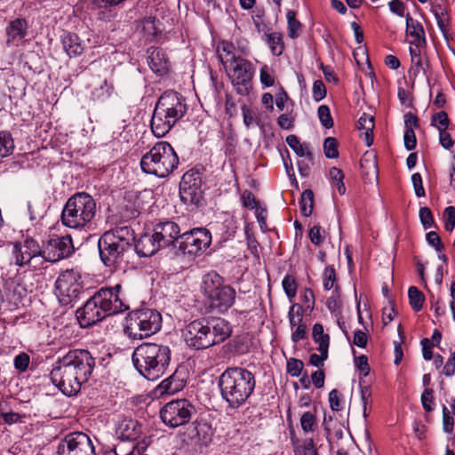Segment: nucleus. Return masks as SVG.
I'll use <instances>...</instances> for the list:
<instances>
[{"mask_svg":"<svg viewBox=\"0 0 455 455\" xmlns=\"http://www.w3.org/2000/svg\"><path fill=\"white\" fill-rule=\"evenodd\" d=\"M95 367V359L86 349H72L58 359L50 372L52 383L65 395H76Z\"/></svg>","mask_w":455,"mask_h":455,"instance_id":"f257e3e1","label":"nucleus"},{"mask_svg":"<svg viewBox=\"0 0 455 455\" xmlns=\"http://www.w3.org/2000/svg\"><path fill=\"white\" fill-rule=\"evenodd\" d=\"M232 333L228 321L221 317L200 318L187 324L183 336L186 344L201 350L225 341Z\"/></svg>","mask_w":455,"mask_h":455,"instance_id":"f03ea898","label":"nucleus"},{"mask_svg":"<svg viewBox=\"0 0 455 455\" xmlns=\"http://www.w3.org/2000/svg\"><path fill=\"white\" fill-rule=\"evenodd\" d=\"M222 399L232 409L244 405L256 387L254 373L243 367H228L219 378Z\"/></svg>","mask_w":455,"mask_h":455,"instance_id":"7ed1b4c3","label":"nucleus"},{"mask_svg":"<svg viewBox=\"0 0 455 455\" xmlns=\"http://www.w3.org/2000/svg\"><path fill=\"white\" fill-rule=\"evenodd\" d=\"M172 350L162 343L143 342L132 355L136 371L148 380L155 381L164 376L171 363Z\"/></svg>","mask_w":455,"mask_h":455,"instance_id":"20e7f679","label":"nucleus"},{"mask_svg":"<svg viewBox=\"0 0 455 455\" xmlns=\"http://www.w3.org/2000/svg\"><path fill=\"white\" fill-rule=\"evenodd\" d=\"M188 111L186 99L182 94L167 90L157 100L150 121L153 134L164 137L181 120Z\"/></svg>","mask_w":455,"mask_h":455,"instance_id":"39448f33","label":"nucleus"},{"mask_svg":"<svg viewBox=\"0 0 455 455\" xmlns=\"http://www.w3.org/2000/svg\"><path fill=\"white\" fill-rule=\"evenodd\" d=\"M96 215V202L85 192H77L66 202L62 212L61 222L65 227L82 229L92 223Z\"/></svg>","mask_w":455,"mask_h":455,"instance_id":"423d86ee","label":"nucleus"},{"mask_svg":"<svg viewBox=\"0 0 455 455\" xmlns=\"http://www.w3.org/2000/svg\"><path fill=\"white\" fill-rule=\"evenodd\" d=\"M179 165V156L167 141H159L140 159L141 171L158 178H165Z\"/></svg>","mask_w":455,"mask_h":455,"instance_id":"0eeeda50","label":"nucleus"},{"mask_svg":"<svg viewBox=\"0 0 455 455\" xmlns=\"http://www.w3.org/2000/svg\"><path fill=\"white\" fill-rule=\"evenodd\" d=\"M204 294L212 310L224 314L234 305L235 290L223 283L222 277L216 272H211L204 277Z\"/></svg>","mask_w":455,"mask_h":455,"instance_id":"6e6552de","label":"nucleus"},{"mask_svg":"<svg viewBox=\"0 0 455 455\" xmlns=\"http://www.w3.org/2000/svg\"><path fill=\"white\" fill-rule=\"evenodd\" d=\"M161 327V314L156 309L144 307L130 314L125 332L132 339H142L156 333Z\"/></svg>","mask_w":455,"mask_h":455,"instance_id":"1a4fd4ad","label":"nucleus"},{"mask_svg":"<svg viewBox=\"0 0 455 455\" xmlns=\"http://www.w3.org/2000/svg\"><path fill=\"white\" fill-rule=\"evenodd\" d=\"M84 291L82 275L75 269L61 272L55 281V294L62 306H73Z\"/></svg>","mask_w":455,"mask_h":455,"instance_id":"9d476101","label":"nucleus"},{"mask_svg":"<svg viewBox=\"0 0 455 455\" xmlns=\"http://www.w3.org/2000/svg\"><path fill=\"white\" fill-rule=\"evenodd\" d=\"M224 68L236 93L241 96L250 95L255 74L253 64L242 56H238L236 60L229 61V64Z\"/></svg>","mask_w":455,"mask_h":455,"instance_id":"9b49d317","label":"nucleus"},{"mask_svg":"<svg viewBox=\"0 0 455 455\" xmlns=\"http://www.w3.org/2000/svg\"><path fill=\"white\" fill-rule=\"evenodd\" d=\"M212 234L205 228H196L181 234L178 240V251L195 258L201 255L212 243Z\"/></svg>","mask_w":455,"mask_h":455,"instance_id":"f8f14e48","label":"nucleus"},{"mask_svg":"<svg viewBox=\"0 0 455 455\" xmlns=\"http://www.w3.org/2000/svg\"><path fill=\"white\" fill-rule=\"evenodd\" d=\"M196 411V407L188 399H175L163 406L160 417L166 426L174 428L188 423Z\"/></svg>","mask_w":455,"mask_h":455,"instance_id":"ddd939ff","label":"nucleus"},{"mask_svg":"<svg viewBox=\"0 0 455 455\" xmlns=\"http://www.w3.org/2000/svg\"><path fill=\"white\" fill-rule=\"evenodd\" d=\"M100 308L107 316L122 313L129 309L126 303L123 287L117 283L113 287H102L93 294Z\"/></svg>","mask_w":455,"mask_h":455,"instance_id":"4468645a","label":"nucleus"},{"mask_svg":"<svg viewBox=\"0 0 455 455\" xmlns=\"http://www.w3.org/2000/svg\"><path fill=\"white\" fill-rule=\"evenodd\" d=\"M202 175L199 171L190 169L186 172L180 183V200L188 205H198L204 198Z\"/></svg>","mask_w":455,"mask_h":455,"instance_id":"2eb2a0df","label":"nucleus"},{"mask_svg":"<svg viewBox=\"0 0 455 455\" xmlns=\"http://www.w3.org/2000/svg\"><path fill=\"white\" fill-rule=\"evenodd\" d=\"M58 455H96L92 439L83 432H73L59 443Z\"/></svg>","mask_w":455,"mask_h":455,"instance_id":"dca6fc26","label":"nucleus"},{"mask_svg":"<svg viewBox=\"0 0 455 455\" xmlns=\"http://www.w3.org/2000/svg\"><path fill=\"white\" fill-rule=\"evenodd\" d=\"M73 252L74 245L70 235L54 236L43 249V259L53 263L69 257Z\"/></svg>","mask_w":455,"mask_h":455,"instance_id":"f3484780","label":"nucleus"},{"mask_svg":"<svg viewBox=\"0 0 455 455\" xmlns=\"http://www.w3.org/2000/svg\"><path fill=\"white\" fill-rule=\"evenodd\" d=\"M76 316L81 328L91 327L107 317L93 295L76 310Z\"/></svg>","mask_w":455,"mask_h":455,"instance_id":"a211bd4d","label":"nucleus"},{"mask_svg":"<svg viewBox=\"0 0 455 455\" xmlns=\"http://www.w3.org/2000/svg\"><path fill=\"white\" fill-rule=\"evenodd\" d=\"M153 235L162 249L175 246L181 234L180 228L176 222L167 220L155 225Z\"/></svg>","mask_w":455,"mask_h":455,"instance_id":"6ab92c4d","label":"nucleus"},{"mask_svg":"<svg viewBox=\"0 0 455 455\" xmlns=\"http://www.w3.org/2000/svg\"><path fill=\"white\" fill-rule=\"evenodd\" d=\"M98 248L100 259L107 267H116L121 263L127 252L103 235L98 240Z\"/></svg>","mask_w":455,"mask_h":455,"instance_id":"aec40b11","label":"nucleus"},{"mask_svg":"<svg viewBox=\"0 0 455 455\" xmlns=\"http://www.w3.org/2000/svg\"><path fill=\"white\" fill-rule=\"evenodd\" d=\"M212 426L204 420H195L185 432V436L191 445L206 447L212 441Z\"/></svg>","mask_w":455,"mask_h":455,"instance_id":"412c9836","label":"nucleus"},{"mask_svg":"<svg viewBox=\"0 0 455 455\" xmlns=\"http://www.w3.org/2000/svg\"><path fill=\"white\" fill-rule=\"evenodd\" d=\"M13 256L16 265L25 267L29 265L33 259L43 258V249L36 240L27 238L22 245L14 246Z\"/></svg>","mask_w":455,"mask_h":455,"instance_id":"4be33fe9","label":"nucleus"},{"mask_svg":"<svg viewBox=\"0 0 455 455\" xmlns=\"http://www.w3.org/2000/svg\"><path fill=\"white\" fill-rule=\"evenodd\" d=\"M103 235L114 241V243L120 247H123L127 252L132 249L135 242V233L133 229L126 225L117 226L106 231Z\"/></svg>","mask_w":455,"mask_h":455,"instance_id":"5701e85b","label":"nucleus"},{"mask_svg":"<svg viewBox=\"0 0 455 455\" xmlns=\"http://www.w3.org/2000/svg\"><path fill=\"white\" fill-rule=\"evenodd\" d=\"M116 434L123 441H135L142 434V426L136 419L124 418L118 421Z\"/></svg>","mask_w":455,"mask_h":455,"instance_id":"b1692460","label":"nucleus"},{"mask_svg":"<svg viewBox=\"0 0 455 455\" xmlns=\"http://www.w3.org/2000/svg\"><path fill=\"white\" fill-rule=\"evenodd\" d=\"M147 53L150 69L158 76L165 75L169 69V61L164 50L159 47H150Z\"/></svg>","mask_w":455,"mask_h":455,"instance_id":"393cba45","label":"nucleus"},{"mask_svg":"<svg viewBox=\"0 0 455 455\" xmlns=\"http://www.w3.org/2000/svg\"><path fill=\"white\" fill-rule=\"evenodd\" d=\"M28 24L24 19H16L11 21L6 28L7 44L19 46L27 35Z\"/></svg>","mask_w":455,"mask_h":455,"instance_id":"a878e982","label":"nucleus"},{"mask_svg":"<svg viewBox=\"0 0 455 455\" xmlns=\"http://www.w3.org/2000/svg\"><path fill=\"white\" fill-rule=\"evenodd\" d=\"M62 47L69 58L80 56L84 51V45L75 33L64 32L61 36Z\"/></svg>","mask_w":455,"mask_h":455,"instance_id":"bb28decb","label":"nucleus"},{"mask_svg":"<svg viewBox=\"0 0 455 455\" xmlns=\"http://www.w3.org/2000/svg\"><path fill=\"white\" fill-rule=\"evenodd\" d=\"M133 245L134 251L140 257H150L161 249L153 234L141 235Z\"/></svg>","mask_w":455,"mask_h":455,"instance_id":"cd10ccee","label":"nucleus"},{"mask_svg":"<svg viewBox=\"0 0 455 455\" xmlns=\"http://www.w3.org/2000/svg\"><path fill=\"white\" fill-rule=\"evenodd\" d=\"M186 386V381L180 379L176 373L164 379L155 389V395L162 396L164 395H173L182 390Z\"/></svg>","mask_w":455,"mask_h":455,"instance_id":"c85d7f7f","label":"nucleus"},{"mask_svg":"<svg viewBox=\"0 0 455 455\" xmlns=\"http://www.w3.org/2000/svg\"><path fill=\"white\" fill-rule=\"evenodd\" d=\"M218 235L222 242L233 239L238 229L237 220L234 216L227 217L221 223L216 226Z\"/></svg>","mask_w":455,"mask_h":455,"instance_id":"c756f323","label":"nucleus"},{"mask_svg":"<svg viewBox=\"0 0 455 455\" xmlns=\"http://www.w3.org/2000/svg\"><path fill=\"white\" fill-rule=\"evenodd\" d=\"M157 22L158 20L155 17H146L140 20L137 29L143 34L146 40L153 41L156 38L159 33L156 26Z\"/></svg>","mask_w":455,"mask_h":455,"instance_id":"7c9ffc66","label":"nucleus"},{"mask_svg":"<svg viewBox=\"0 0 455 455\" xmlns=\"http://www.w3.org/2000/svg\"><path fill=\"white\" fill-rule=\"evenodd\" d=\"M285 140L299 157H306L308 161L313 160V154L309 148L308 143H301L299 138L294 134L288 135Z\"/></svg>","mask_w":455,"mask_h":455,"instance_id":"2f4dec72","label":"nucleus"},{"mask_svg":"<svg viewBox=\"0 0 455 455\" xmlns=\"http://www.w3.org/2000/svg\"><path fill=\"white\" fill-rule=\"evenodd\" d=\"M406 20V33L410 36L413 37L415 42L419 44L421 41L425 42V30L421 23L414 20L410 13L405 16Z\"/></svg>","mask_w":455,"mask_h":455,"instance_id":"473e14b6","label":"nucleus"},{"mask_svg":"<svg viewBox=\"0 0 455 455\" xmlns=\"http://www.w3.org/2000/svg\"><path fill=\"white\" fill-rule=\"evenodd\" d=\"M357 128L363 131L366 145L370 147L373 142L374 118L368 114H363L357 121Z\"/></svg>","mask_w":455,"mask_h":455,"instance_id":"72a5a7b5","label":"nucleus"},{"mask_svg":"<svg viewBox=\"0 0 455 455\" xmlns=\"http://www.w3.org/2000/svg\"><path fill=\"white\" fill-rule=\"evenodd\" d=\"M115 92L113 84L108 83L106 79L92 92V99L100 103L107 101Z\"/></svg>","mask_w":455,"mask_h":455,"instance_id":"f704fd0d","label":"nucleus"},{"mask_svg":"<svg viewBox=\"0 0 455 455\" xmlns=\"http://www.w3.org/2000/svg\"><path fill=\"white\" fill-rule=\"evenodd\" d=\"M235 46L232 43L228 41H222L218 45V55L223 65L226 67L233 60H236L239 55H235Z\"/></svg>","mask_w":455,"mask_h":455,"instance_id":"c9c22d12","label":"nucleus"},{"mask_svg":"<svg viewBox=\"0 0 455 455\" xmlns=\"http://www.w3.org/2000/svg\"><path fill=\"white\" fill-rule=\"evenodd\" d=\"M266 43L275 56H280L284 50L283 35L279 32L265 33Z\"/></svg>","mask_w":455,"mask_h":455,"instance_id":"e433bc0d","label":"nucleus"},{"mask_svg":"<svg viewBox=\"0 0 455 455\" xmlns=\"http://www.w3.org/2000/svg\"><path fill=\"white\" fill-rule=\"evenodd\" d=\"M286 19L288 36L291 39L298 38L302 31V24L296 19V12L292 10H288Z\"/></svg>","mask_w":455,"mask_h":455,"instance_id":"4c0bfd02","label":"nucleus"},{"mask_svg":"<svg viewBox=\"0 0 455 455\" xmlns=\"http://www.w3.org/2000/svg\"><path fill=\"white\" fill-rule=\"evenodd\" d=\"M432 12L435 17L437 26L443 33H445L450 27V19L445 7L436 4L432 7Z\"/></svg>","mask_w":455,"mask_h":455,"instance_id":"58836bf2","label":"nucleus"},{"mask_svg":"<svg viewBox=\"0 0 455 455\" xmlns=\"http://www.w3.org/2000/svg\"><path fill=\"white\" fill-rule=\"evenodd\" d=\"M299 207L302 215L308 217L312 214L314 208V193L311 189H306L301 194Z\"/></svg>","mask_w":455,"mask_h":455,"instance_id":"ea45409f","label":"nucleus"},{"mask_svg":"<svg viewBox=\"0 0 455 455\" xmlns=\"http://www.w3.org/2000/svg\"><path fill=\"white\" fill-rule=\"evenodd\" d=\"M409 302L411 308L419 312L423 307L425 300L424 294L415 286H411L408 291Z\"/></svg>","mask_w":455,"mask_h":455,"instance_id":"a19ab883","label":"nucleus"},{"mask_svg":"<svg viewBox=\"0 0 455 455\" xmlns=\"http://www.w3.org/2000/svg\"><path fill=\"white\" fill-rule=\"evenodd\" d=\"M329 174L332 186L337 188L340 196L344 195L346 193V187L343 182L345 178L343 172L339 168L332 167L330 169Z\"/></svg>","mask_w":455,"mask_h":455,"instance_id":"79ce46f5","label":"nucleus"},{"mask_svg":"<svg viewBox=\"0 0 455 455\" xmlns=\"http://www.w3.org/2000/svg\"><path fill=\"white\" fill-rule=\"evenodd\" d=\"M14 149L12 135L7 132H0V158L8 156Z\"/></svg>","mask_w":455,"mask_h":455,"instance_id":"37998d69","label":"nucleus"},{"mask_svg":"<svg viewBox=\"0 0 455 455\" xmlns=\"http://www.w3.org/2000/svg\"><path fill=\"white\" fill-rule=\"evenodd\" d=\"M303 307L298 303L293 304L288 312V318L291 327L299 326V324H303Z\"/></svg>","mask_w":455,"mask_h":455,"instance_id":"c03bdc74","label":"nucleus"},{"mask_svg":"<svg viewBox=\"0 0 455 455\" xmlns=\"http://www.w3.org/2000/svg\"><path fill=\"white\" fill-rule=\"evenodd\" d=\"M451 121L445 111H440L432 116L431 125L440 131L448 130Z\"/></svg>","mask_w":455,"mask_h":455,"instance_id":"a18cd8bd","label":"nucleus"},{"mask_svg":"<svg viewBox=\"0 0 455 455\" xmlns=\"http://www.w3.org/2000/svg\"><path fill=\"white\" fill-rule=\"evenodd\" d=\"M322 279L323 289L325 291H330L334 288L337 282V276L333 266L325 267L322 275Z\"/></svg>","mask_w":455,"mask_h":455,"instance_id":"49530a36","label":"nucleus"},{"mask_svg":"<svg viewBox=\"0 0 455 455\" xmlns=\"http://www.w3.org/2000/svg\"><path fill=\"white\" fill-rule=\"evenodd\" d=\"M411 60V66L409 71L411 76L416 78L420 73L427 75L424 60L421 55H414Z\"/></svg>","mask_w":455,"mask_h":455,"instance_id":"de8ad7c7","label":"nucleus"},{"mask_svg":"<svg viewBox=\"0 0 455 455\" xmlns=\"http://www.w3.org/2000/svg\"><path fill=\"white\" fill-rule=\"evenodd\" d=\"M282 286L286 296L291 300L297 293L295 278L291 275H286L282 281Z\"/></svg>","mask_w":455,"mask_h":455,"instance_id":"09e8293b","label":"nucleus"},{"mask_svg":"<svg viewBox=\"0 0 455 455\" xmlns=\"http://www.w3.org/2000/svg\"><path fill=\"white\" fill-rule=\"evenodd\" d=\"M323 151L327 158H337L339 156L337 140L333 137L326 138L323 142Z\"/></svg>","mask_w":455,"mask_h":455,"instance_id":"8fccbe9b","label":"nucleus"},{"mask_svg":"<svg viewBox=\"0 0 455 455\" xmlns=\"http://www.w3.org/2000/svg\"><path fill=\"white\" fill-rule=\"evenodd\" d=\"M304 368V363L301 360L296 358H289L286 362L287 373L291 377H299Z\"/></svg>","mask_w":455,"mask_h":455,"instance_id":"3c124183","label":"nucleus"},{"mask_svg":"<svg viewBox=\"0 0 455 455\" xmlns=\"http://www.w3.org/2000/svg\"><path fill=\"white\" fill-rule=\"evenodd\" d=\"M320 123L326 129H330L333 126V120L331 115V111L328 106L321 105L317 110Z\"/></svg>","mask_w":455,"mask_h":455,"instance_id":"603ef678","label":"nucleus"},{"mask_svg":"<svg viewBox=\"0 0 455 455\" xmlns=\"http://www.w3.org/2000/svg\"><path fill=\"white\" fill-rule=\"evenodd\" d=\"M243 121L247 128L253 125H259V120L257 119L254 111L247 105L243 104L241 108Z\"/></svg>","mask_w":455,"mask_h":455,"instance_id":"864d4df0","label":"nucleus"},{"mask_svg":"<svg viewBox=\"0 0 455 455\" xmlns=\"http://www.w3.org/2000/svg\"><path fill=\"white\" fill-rule=\"evenodd\" d=\"M330 407L334 411H340L343 409V395L337 389H332L329 393Z\"/></svg>","mask_w":455,"mask_h":455,"instance_id":"5fc2aeb1","label":"nucleus"},{"mask_svg":"<svg viewBox=\"0 0 455 455\" xmlns=\"http://www.w3.org/2000/svg\"><path fill=\"white\" fill-rule=\"evenodd\" d=\"M312 336L315 343L319 346L321 344H329L330 337L323 331V326L321 323H315L313 326Z\"/></svg>","mask_w":455,"mask_h":455,"instance_id":"6e6d98bb","label":"nucleus"},{"mask_svg":"<svg viewBox=\"0 0 455 455\" xmlns=\"http://www.w3.org/2000/svg\"><path fill=\"white\" fill-rule=\"evenodd\" d=\"M421 403L424 410L430 412L434 410V390L430 387H426L421 394Z\"/></svg>","mask_w":455,"mask_h":455,"instance_id":"4d7b16f0","label":"nucleus"},{"mask_svg":"<svg viewBox=\"0 0 455 455\" xmlns=\"http://www.w3.org/2000/svg\"><path fill=\"white\" fill-rule=\"evenodd\" d=\"M315 423V416L311 411L304 412L300 417L301 428L305 433L313 432Z\"/></svg>","mask_w":455,"mask_h":455,"instance_id":"13d9d810","label":"nucleus"},{"mask_svg":"<svg viewBox=\"0 0 455 455\" xmlns=\"http://www.w3.org/2000/svg\"><path fill=\"white\" fill-rule=\"evenodd\" d=\"M444 228L447 231H452L455 228V207L448 206L443 212Z\"/></svg>","mask_w":455,"mask_h":455,"instance_id":"bf43d9fd","label":"nucleus"},{"mask_svg":"<svg viewBox=\"0 0 455 455\" xmlns=\"http://www.w3.org/2000/svg\"><path fill=\"white\" fill-rule=\"evenodd\" d=\"M241 201L243 206L250 210H253L259 204V201L256 198L254 194L248 189L243 192Z\"/></svg>","mask_w":455,"mask_h":455,"instance_id":"052dcab7","label":"nucleus"},{"mask_svg":"<svg viewBox=\"0 0 455 455\" xmlns=\"http://www.w3.org/2000/svg\"><path fill=\"white\" fill-rule=\"evenodd\" d=\"M426 240H427V243L430 246L434 247L437 252H442V251L444 248L443 243L439 235L435 231H430V232L427 233Z\"/></svg>","mask_w":455,"mask_h":455,"instance_id":"680f3d73","label":"nucleus"},{"mask_svg":"<svg viewBox=\"0 0 455 455\" xmlns=\"http://www.w3.org/2000/svg\"><path fill=\"white\" fill-rule=\"evenodd\" d=\"M419 219L425 229L430 228L434 225L433 214L428 207L419 209Z\"/></svg>","mask_w":455,"mask_h":455,"instance_id":"e2e57ef3","label":"nucleus"},{"mask_svg":"<svg viewBox=\"0 0 455 455\" xmlns=\"http://www.w3.org/2000/svg\"><path fill=\"white\" fill-rule=\"evenodd\" d=\"M313 98L315 101H320L326 96V88L322 80H316L312 88Z\"/></svg>","mask_w":455,"mask_h":455,"instance_id":"0e129e2a","label":"nucleus"},{"mask_svg":"<svg viewBox=\"0 0 455 455\" xmlns=\"http://www.w3.org/2000/svg\"><path fill=\"white\" fill-rule=\"evenodd\" d=\"M259 80L265 87H271L275 84V78L269 72L267 65H263L259 70Z\"/></svg>","mask_w":455,"mask_h":455,"instance_id":"69168bd1","label":"nucleus"},{"mask_svg":"<svg viewBox=\"0 0 455 455\" xmlns=\"http://www.w3.org/2000/svg\"><path fill=\"white\" fill-rule=\"evenodd\" d=\"M411 182L417 197H423L426 195L425 188L423 187L422 177L419 172H415L411 175Z\"/></svg>","mask_w":455,"mask_h":455,"instance_id":"338daca9","label":"nucleus"},{"mask_svg":"<svg viewBox=\"0 0 455 455\" xmlns=\"http://www.w3.org/2000/svg\"><path fill=\"white\" fill-rule=\"evenodd\" d=\"M308 236L311 243L317 246L322 244L324 240L322 228L319 226H313L309 230Z\"/></svg>","mask_w":455,"mask_h":455,"instance_id":"774afa93","label":"nucleus"}]
</instances>
